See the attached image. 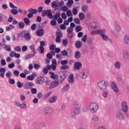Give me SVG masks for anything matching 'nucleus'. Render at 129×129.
I'll list each match as a JSON object with an SVG mask.
<instances>
[{
  "label": "nucleus",
  "mask_w": 129,
  "mask_h": 129,
  "mask_svg": "<svg viewBox=\"0 0 129 129\" xmlns=\"http://www.w3.org/2000/svg\"><path fill=\"white\" fill-rule=\"evenodd\" d=\"M73 104L76 106V107L71 112V115L73 118H75L76 114H79L81 112V104L76 100L74 101Z\"/></svg>",
  "instance_id": "nucleus-1"
},
{
  "label": "nucleus",
  "mask_w": 129,
  "mask_h": 129,
  "mask_svg": "<svg viewBox=\"0 0 129 129\" xmlns=\"http://www.w3.org/2000/svg\"><path fill=\"white\" fill-rule=\"evenodd\" d=\"M88 108L91 113H96L98 111L99 107L97 103L92 102L88 105Z\"/></svg>",
  "instance_id": "nucleus-2"
},
{
  "label": "nucleus",
  "mask_w": 129,
  "mask_h": 129,
  "mask_svg": "<svg viewBox=\"0 0 129 129\" xmlns=\"http://www.w3.org/2000/svg\"><path fill=\"white\" fill-rule=\"evenodd\" d=\"M17 36L19 38H24V40L26 41H30L32 38V36H31V34H30V32H29L28 30L23 31L20 33H18Z\"/></svg>",
  "instance_id": "nucleus-3"
},
{
  "label": "nucleus",
  "mask_w": 129,
  "mask_h": 129,
  "mask_svg": "<svg viewBox=\"0 0 129 129\" xmlns=\"http://www.w3.org/2000/svg\"><path fill=\"white\" fill-rule=\"evenodd\" d=\"M78 76L81 79H86L89 76V71L87 69H84L82 71H79Z\"/></svg>",
  "instance_id": "nucleus-4"
},
{
  "label": "nucleus",
  "mask_w": 129,
  "mask_h": 129,
  "mask_svg": "<svg viewBox=\"0 0 129 129\" xmlns=\"http://www.w3.org/2000/svg\"><path fill=\"white\" fill-rule=\"evenodd\" d=\"M97 85L100 90H105L108 86V83L104 80H102L97 83Z\"/></svg>",
  "instance_id": "nucleus-5"
},
{
  "label": "nucleus",
  "mask_w": 129,
  "mask_h": 129,
  "mask_svg": "<svg viewBox=\"0 0 129 129\" xmlns=\"http://www.w3.org/2000/svg\"><path fill=\"white\" fill-rule=\"evenodd\" d=\"M124 113L121 110H118L116 112L115 117L118 120H122V119H124Z\"/></svg>",
  "instance_id": "nucleus-6"
},
{
  "label": "nucleus",
  "mask_w": 129,
  "mask_h": 129,
  "mask_svg": "<svg viewBox=\"0 0 129 129\" xmlns=\"http://www.w3.org/2000/svg\"><path fill=\"white\" fill-rule=\"evenodd\" d=\"M121 109L124 113H127L128 112V106H127V103L126 102L123 101L121 103Z\"/></svg>",
  "instance_id": "nucleus-7"
},
{
  "label": "nucleus",
  "mask_w": 129,
  "mask_h": 129,
  "mask_svg": "<svg viewBox=\"0 0 129 129\" xmlns=\"http://www.w3.org/2000/svg\"><path fill=\"white\" fill-rule=\"evenodd\" d=\"M60 84V81L58 80H56L53 81L49 86V90L53 89L54 87L58 86Z\"/></svg>",
  "instance_id": "nucleus-8"
},
{
  "label": "nucleus",
  "mask_w": 129,
  "mask_h": 129,
  "mask_svg": "<svg viewBox=\"0 0 129 129\" xmlns=\"http://www.w3.org/2000/svg\"><path fill=\"white\" fill-rule=\"evenodd\" d=\"M110 85L114 92H115V93H118L119 91L118 90V87H117V85H116V83H115L114 82H111Z\"/></svg>",
  "instance_id": "nucleus-9"
},
{
  "label": "nucleus",
  "mask_w": 129,
  "mask_h": 129,
  "mask_svg": "<svg viewBox=\"0 0 129 129\" xmlns=\"http://www.w3.org/2000/svg\"><path fill=\"white\" fill-rule=\"evenodd\" d=\"M43 112L46 115H48V114H50L53 112V109L50 107H47L43 108Z\"/></svg>",
  "instance_id": "nucleus-10"
},
{
  "label": "nucleus",
  "mask_w": 129,
  "mask_h": 129,
  "mask_svg": "<svg viewBox=\"0 0 129 129\" xmlns=\"http://www.w3.org/2000/svg\"><path fill=\"white\" fill-rule=\"evenodd\" d=\"M45 82V78L43 77H38L35 81V83L39 84V85H42Z\"/></svg>",
  "instance_id": "nucleus-11"
},
{
  "label": "nucleus",
  "mask_w": 129,
  "mask_h": 129,
  "mask_svg": "<svg viewBox=\"0 0 129 129\" xmlns=\"http://www.w3.org/2000/svg\"><path fill=\"white\" fill-rule=\"evenodd\" d=\"M32 86H34V83H33V82H27L24 84L23 86V88L24 89H30V88H32Z\"/></svg>",
  "instance_id": "nucleus-12"
},
{
  "label": "nucleus",
  "mask_w": 129,
  "mask_h": 129,
  "mask_svg": "<svg viewBox=\"0 0 129 129\" xmlns=\"http://www.w3.org/2000/svg\"><path fill=\"white\" fill-rule=\"evenodd\" d=\"M15 104L16 105V106L19 107V108H21L22 109L27 108V105H26L25 103L21 104V103L19 102L16 101L15 102Z\"/></svg>",
  "instance_id": "nucleus-13"
},
{
  "label": "nucleus",
  "mask_w": 129,
  "mask_h": 129,
  "mask_svg": "<svg viewBox=\"0 0 129 129\" xmlns=\"http://www.w3.org/2000/svg\"><path fill=\"white\" fill-rule=\"evenodd\" d=\"M68 32V37L70 38V39H72L73 38V29L71 28H68L67 29Z\"/></svg>",
  "instance_id": "nucleus-14"
},
{
  "label": "nucleus",
  "mask_w": 129,
  "mask_h": 129,
  "mask_svg": "<svg viewBox=\"0 0 129 129\" xmlns=\"http://www.w3.org/2000/svg\"><path fill=\"white\" fill-rule=\"evenodd\" d=\"M82 67V64L79 61H76L74 64V68L75 70H79Z\"/></svg>",
  "instance_id": "nucleus-15"
},
{
  "label": "nucleus",
  "mask_w": 129,
  "mask_h": 129,
  "mask_svg": "<svg viewBox=\"0 0 129 129\" xmlns=\"http://www.w3.org/2000/svg\"><path fill=\"white\" fill-rule=\"evenodd\" d=\"M122 55L125 60H129V52L126 50L122 51Z\"/></svg>",
  "instance_id": "nucleus-16"
},
{
  "label": "nucleus",
  "mask_w": 129,
  "mask_h": 129,
  "mask_svg": "<svg viewBox=\"0 0 129 129\" xmlns=\"http://www.w3.org/2000/svg\"><path fill=\"white\" fill-rule=\"evenodd\" d=\"M37 76V74L36 73H33L32 75H29L27 77V79L30 81H33L35 79V77Z\"/></svg>",
  "instance_id": "nucleus-17"
},
{
  "label": "nucleus",
  "mask_w": 129,
  "mask_h": 129,
  "mask_svg": "<svg viewBox=\"0 0 129 129\" xmlns=\"http://www.w3.org/2000/svg\"><path fill=\"white\" fill-rule=\"evenodd\" d=\"M44 29L42 28H39L36 31V35L38 36V37H41L44 35Z\"/></svg>",
  "instance_id": "nucleus-18"
},
{
  "label": "nucleus",
  "mask_w": 129,
  "mask_h": 129,
  "mask_svg": "<svg viewBox=\"0 0 129 129\" xmlns=\"http://www.w3.org/2000/svg\"><path fill=\"white\" fill-rule=\"evenodd\" d=\"M6 68H0V76L2 78H5V74H6Z\"/></svg>",
  "instance_id": "nucleus-19"
},
{
  "label": "nucleus",
  "mask_w": 129,
  "mask_h": 129,
  "mask_svg": "<svg viewBox=\"0 0 129 129\" xmlns=\"http://www.w3.org/2000/svg\"><path fill=\"white\" fill-rule=\"evenodd\" d=\"M60 82H63L64 79L66 78V72H61L60 73Z\"/></svg>",
  "instance_id": "nucleus-20"
},
{
  "label": "nucleus",
  "mask_w": 129,
  "mask_h": 129,
  "mask_svg": "<svg viewBox=\"0 0 129 129\" xmlns=\"http://www.w3.org/2000/svg\"><path fill=\"white\" fill-rule=\"evenodd\" d=\"M68 81L71 84L74 83V75H73V74H70L68 78Z\"/></svg>",
  "instance_id": "nucleus-21"
},
{
  "label": "nucleus",
  "mask_w": 129,
  "mask_h": 129,
  "mask_svg": "<svg viewBox=\"0 0 129 129\" xmlns=\"http://www.w3.org/2000/svg\"><path fill=\"white\" fill-rule=\"evenodd\" d=\"M61 17V13L60 12H56V14L52 16L53 20H58Z\"/></svg>",
  "instance_id": "nucleus-22"
},
{
  "label": "nucleus",
  "mask_w": 129,
  "mask_h": 129,
  "mask_svg": "<svg viewBox=\"0 0 129 129\" xmlns=\"http://www.w3.org/2000/svg\"><path fill=\"white\" fill-rule=\"evenodd\" d=\"M35 47H36V45L35 44H31L29 46L30 50H31V52H32V53H33V54H36V53H37V51L35 49Z\"/></svg>",
  "instance_id": "nucleus-23"
},
{
  "label": "nucleus",
  "mask_w": 129,
  "mask_h": 129,
  "mask_svg": "<svg viewBox=\"0 0 129 129\" xmlns=\"http://www.w3.org/2000/svg\"><path fill=\"white\" fill-rule=\"evenodd\" d=\"M75 46L77 49H80L82 47V42L78 40L75 43Z\"/></svg>",
  "instance_id": "nucleus-24"
},
{
  "label": "nucleus",
  "mask_w": 129,
  "mask_h": 129,
  "mask_svg": "<svg viewBox=\"0 0 129 129\" xmlns=\"http://www.w3.org/2000/svg\"><path fill=\"white\" fill-rule=\"evenodd\" d=\"M49 74L50 75V78H51V79H57V78H58V76L55 74L54 72H49Z\"/></svg>",
  "instance_id": "nucleus-25"
},
{
  "label": "nucleus",
  "mask_w": 129,
  "mask_h": 129,
  "mask_svg": "<svg viewBox=\"0 0 129 129\" xmlns=\"http://www.w3.org/2000/svg\"><path fill=\"white\" fill-rule=\"evenodd\" d=\"M123 42L126 45H129V35H126L124 36Z\"/></svg>",
  "instance_id": "nucleus-26"
},
{
  "label": "nucleus",
  "mask_w": 129,
  "mask_h": 129,
  "mask_svg": "<svg viewBox=\"0 0 129 129\" xmlns=\"http://www.w3.org/2000/svg\"><path fill=\"white\" fill-rule=\"evenodd\" d=\"M105 33H106L105 29L98 30V34L100 35L101 37H102V35H105Z\"/></svg>",
  "instance_id": "nucleus-27"
},
{
  "label": "nucleus",
  "mask_w": 129,
  "mask_h": 129,
  "mask_svg": "<svg viewBox=\"0 0 129 129\" xmlns=\"http://www.w3.org/2000/svg\"><path fill=\"white\" fill-rule=\"evenodd\" d=\"M114 67L117 70H119L120 69V62L116 61L114 64Z\"/></svg>",
  "instance_id": "nucleus-28"
},
{
  "label": "nucleus",
  "mask_w": 129,
  "mask_h": 129,
  "mask_svg": "<svg viewBox=\"0 0 129 129\" xmlns=\"http://www.w3.org/2000/svg\"><path fill=\"white\" fill-rule=\"evenodd\" d=\"M46 16L48 17L49 19H52L53 18V15L52 14V11L50 10H47V12L46 13Z\"/></svg>",
  "instance_id": "nucleus-29"
},
{
  "label": "nucleus",
  "mask_w": 129,
  "mask_h": 129,
  "mask_svg": "<svg viewBox=\"0 0 129 129\" xmlns=\"http://www.w3.org/2000/svg\"><path fill=\"white\" fill-rule=\"evenodd\" d=\"M81 10L84 13H86V12H88V6L87 5H83L81 8Z\"/></svg>",
  "instance_id": "nucleus-30"
},
{
  "label": "nucleus",
  "mask_w": 129,
  "mask_h": 129,
  "mask_svg": "<svg viewBox=\"0 0 129 129\" xmlns=\"http://www.w3.org/2000/svg\"><path fill=\"white\" fill-rule=\"evenodd\" d=\"M14 28H15V27L13 26V25L10 24L9 26L6 27V31L7 32H9L10 31H11V30H13Z\"/></svg>",
  "instance_id": "nucleus-31"
},
{
  "label": "nucleus",
  "mask_w": 129,
  "mask_h": 129,
  "mask_svg": "<svg viewBox=\"0 0 129 129\" xmlns=\"http://www.w3.org/2000/svg\"><path fill=\"white\" fill-rule=\"evenodd\" d=\"M28 12L34 15H36V14L38 13V10L36 9H30Z\"/></svg>",
  "instance_id": "nucleus-32"
},
{
  "label": "nucleus",
  "mask_w": 129,
  "mask_h": 129,
  "mask_svg": "<svg viewBox=\"0 0 129 129\" xmlns=\"http://www.w3.org/2000/svg\"><path fill=\"white\" fill-rule=\"evenodd\" d=\"M73 4H74L73 0H68V2L67 3V6L68 8H71Z\"/></svg>",
  "instance_id": "nucleus-33"
},
{
  "label": "nucleus",
  "mask_w": 129,
  "mask_h": 129,
  "mask_svg": "<svg viewBox=\"0 0 129 129\" xmlns=\"http://www.w3.org/2000/svg\"><path fill=\"white\" fill-rule=\"evenodd\" d=\"M58 5H59V3L56 1H54L52 3L51 7L53 9H57V8H58Z\"/></svg>",
  "instance_id": "nucleus-34"
},
{
  "label": "nucleus",
  "mask_w": 129,
  "mask_h": 129,
  "mask_svg": "<svg viewBox=\"0 0 129 129\" xmlns=\"http://www.w3.org/2000/svg\"><path fill=\"white\" fill-rule=\"evenodd\" d=\"M56 100H57V97L56 96L51 97L48 99L49 102H52V103L55 102Z\"/></svg>",
  "instance_id": "nucleus-35"
},
{
  "label": "nucleus",
  "mask_w": 129,
  "mask_h": 129,
  "mask_svg": "<svg viewBox=\"0 0 129 129\" xmlns=\"http://www.w3.org/2000/svg\"><path fill=\"white\" fill-rule=\"evenodd\" d=\"M35 55V53L26 55L25 56V58L26 59V60H28V59H30L31 58H33V57H34Z\"/></svg>",
  "instance_id": "nucleus-36"
},
{
  "label": "nucleus",
  "mask_w": 129,
  "mask_h": 129,
  "mask_svg": "<svg viewBox=\"0 0 129 129\" xmlns=\"http://www.w3.org/2000/svg\"><path fill=\"white\" fill-rule=\"evenodd\" d=\"M79 19L81 21H82L85 19V16L84 15V13H80L79 14Z\"/></svg>",
  "instance_id": "nucleus-37"
},
{
  "label": "nucleus",
  "mask_w": 129,
  "mask_h": 129,
  "mask_svg": "<svg viewBox=\"0 0 129 129\" xmlns=\"http://www.w3.org/2000/svg\"><path fill=\"white\" fill-rule=\"evenodd\" d=\"M11 13L12 15H14L16 16V15H18V10H17V9H12L11 11Z\"/></svg>",
  "instance_id": "nucleus-38"
},
{
  "label": "nucleus",
  "mask_w": 129,
  "mask_h": 129,
  "mask_svg": "<svg viewBox=\"0 0 129 129\" xmlns=\"http://www.w3.org/2000/svg\"><path fill=\"white\" fill-rule=\"evenodd\" d=\"M115 29L117 32H119L121 30V27L117 24H116L115 25Z\"/></svg>",
  "instance_id": "nucleus-39"
},
{
  "label": "nucleus",
  "mask_w": 129,
  "mask_h": 129,
  "mask_svg": "<svg viewBox=\"0 0 129 129\" xmlns=\"http://www.w3.org/2000/svg\"><path fill=\"white\" fill-rule=\"evenodd\" d=\"M125 14L127 18H129V6L126 7L125 8Z\"/></svg>",
  "instance_id": "nucleus-40"
},
{
  "label": "nucleus",
  "mask_w": 129,
  "mask_h": 129,
  "mask_svg": "<svg viewBox=\"0 0 129 129\" xmlns=\"http://www.w3.org/2000/svg\"><path fill=\"white\" fill-rule=\"evenodd\" d=\"M24 22L25 24V25H28V26H30V20L28 18H24Z\"/></svg>",
  "instance_id": "nucleus-41"
},
{
  "label": "nucleus",
  "mask_w": 129,
  "mask_h": 129,
  "mask_svg": "<svg viewBox=\"0 0 129 129\" xmlns=\"http://www.w3.org/2000/svg\"><path fill=\"white\" fill-rule=\"evenodd\" d=\"M92 120L93 121H98V120H99V117L96 115L93 116L92 117Z\"/></svg>",
  "instance_id": "nucleus-42"
},
{
  "label": "nucleus",
  "mask_w": 129,
  "mask_h": 129,
  "mask_svg": "<svg viewBox=\"0 0 129 129\" xmlns=\"http://www.w3.org/2000/svg\"><path fill=\"white\" fill-rule=\"evenodd\" d=\"M17 87H18V88H22V87H24V83H21V82L18 81L17 83Z\"/></svg>",
  "instance_id": "nucleus-43"
},
{
  "label": "nucleus",
  "mask_w": 129,
  "mask_h": 129,
  "mask_svg": "<svg viewBox=\"0 0 129 129\" xmlns=\"http://www.w3.org/2000/svg\"><path fill=\"white\" fill-rule=\"evenodd\" d=\"M12 72L11 71H8L6 74V76L7 78H9V79L12 77Z\"/></svg>",
  "instance_id": "nucleus-44"
},
{
  "label": "nucleus",
  "mask_w": 129,
  "mask_h": 129,
  "mask_svg": "<svg viewBox=\"0 0 129 129\" xmlns=\"http://www.w3.org/2000/svg\"><path fill=\"white\" fill-rule=\"evenodd\" d=\"M101 37L102 39L104 40V41H108L109 39V38L106 34H104V35H102Z\"/></svg>",
  "instance_id": "nucleus-45"
},
{
  "label": "nucleus",
  "mask_w": 129,
  "mask_h": 129,
  "mask_svg": "<svg viewBox=\"0 0 129 129\" xmlns=\"http://www.w3.org/2000/svg\"><path fill=\"white\" fill-rule=\"evenodd\" d=\"M60 55H61V56H68V53L67 52V51L66 50H63L60 52Z\"/></svg>",
  "instance_id": "nucleus-46"
},
{
  "label": "nucleus",
  "mask_w": 129,
  "mask_h": 129,
  "mask_svg": "<svg viewBox=\"0 0 129 129\" xmlns=\"http://www.w3.org/2000/svg\"><path fill=\"white\" fill-rule=\"evenodd\" d=\"M82 30V27L81 26H77L75 28V31L76 33H78V32H80V31Z\"/></svg>",
  "instance_id": "nucleus-47"
},
{
  "label": "nucleus",
  "mask_w": 129,
  "mask_h": 129,
  "mask_svg": "<svg viewBox=\"0 0 129 129\" xmlns=\"http://www.w3.org/2000/svg\"><path fill=\"white\" fill-rule=\"evenodd\" d=\"M81 55V53L79 51H76L75 52V58L77 59H79V58H80V56Z\"/></svg>",
  "instance_id": "nucleus-48"
},
{
  "label": "nucleus",
  "mask_w": 129,
  "mask_h": 129,
  "mask_svg": "<svg viewBox=\"0 0 129 129\" xmlns=\"http://www.w3.org/2000/svg\"><path fill=\"white\" fill-rule=\"evenodd\" d=\"M9 6H10V8H11V9H18V7L15 6L14 4H13V3H12L11 2H9Z\"/></svg>",
  "instance_id": "nucleus-49"
},
{
  "label": "nucleus",
  "mask_w": 129,
  "mask_h": 129,
  "mask_svg": "<svg viewBox=\"0 0 129 129\" xmlns=\"http://www.w3.org/2000/svg\"><path fill=\"white\" fill-rule=\"evenodd\" d=\"M62 45L64 46V47H66L67 45H68V40L67 39H63Z\"/></svg>",
  "instance_id": "nucleus-50"
},
{
  "label": "nucleus",
  "mask_w": 129,
  "mask_h": 129,
  "mask_svg": "<svg viewBox=\"0 0 129 129\" xmlns=\"http://www.w3.org/2000/svg\"><path fill=\"white\" fill-rule=\"evenodd\" d=\"M60 69L61 70H67V69H69V66L68 65H64L60 67Z\"/></svg>",
  "instance_id": "nucleus-51"
},
{
  "label": "nucleus",
  "mask_w": 129,
  "mask_h": 129,
  "mask_svg": "<svg viewBox=\"0 0 129 129\" xmlns=\"http://www.w3.org/2000/svg\"><path fill=\"white\" fill-rule=\"evenodd\" d=\"M5 50L6 51H8V52H11L12 51V48L11 46L5 45Z\"/></svg>",
  "instance_id": "nucleus-52"
},
{
  "label": "nucleus",
  "mask_w": 129,
  "mask_h": 129,
  "mask_svg": "<svg viewBox=\"0 0 129 129\" xmlns=\"http://www.w3.org/2000/svg\"><path fill=\"white\" fill-rule=\"evenodd\" d=\"M72 12L74 16H76L78 14V11H77V9L76 8L73 9Z\"/></svg>",
  "instance_id": "nucleus-53"
},
{
  "label": "nucleus",
  "mask_w": 129,
  "mask_h": 129,
  "mask_svg": "<svg viewBox=\"0 0 129 129\" xmlns=\"http://www.w3.org/2000/svg\"><path fill=\"white\" fill-rule=\"evenodd\" d=\"M19 26L20 29H24L25 27V23H24V22H19Z\"/></svg>",
  "instance_id": "nucleus-54"
},
{
  "label": "nucleus",
  "mask_w": 129,
  "mask_h": 129,
  "mask_svg": "<svg viewBox=\"0 0 129 129\" xmlns=\"http://www.w3.org/2000/svg\"><path fill=\"white\" fill-rule=\"evenodd\" d=\"M30 90L32 94H36L37 93V89L36 88H31Z\"/></svg>",
  "instance_id": "nucleus-55"
},
{
  "label": "nucleus",
  "mask_w": 129,
  "mask_h": 129,
  "mask_svg": "<svg viewBox=\"0 0 129 129\" xmlns=\"http://www.w3.org/2000/svg\"><path fill=\"white\" fill-rule=\"evenodd\" d=\"M74 22L75 23V24H77L78 25L80 24V20L77 18L74 19Z\"/></svg>",
  "instance_id": "nucleus-56"
},
{
  "label": "nucleus",
  "mask_w": 129,
  "mask_h": 129,
  "mask_svg": "<svg viewBox=\"0 0 129 129\" xmlns=\"http://www.w3.org/2000/svg\"><path fill=\"white\" fill-rule=\"evenodd\" d=\"M36 28H37V24L34 23L31 26V29L32 31H35L36 30Z\"/></svg>",
  "instance_id": "nucleus-57"
},
{
  "label": "nucleus",
  "mask_w": 129,
  "mask_h": 129,
  "mask_svg": "<svg viewBox=\"0 0 129 129\" xmlns=\"http://www.w3.org/2000/svg\"><path fill=\"white\" fill-rule=\"evenodd\" d=\"M8 82H9V83H10V84H12V85H14L15 83V80L13 79H9L8 80Z\"/></svg>",
  "instance_id": "nucleus-58"
},
{
  "label": "nucleus",
  "mask_w": 129,
  "mask_h": 129,
  "mask_svg": "<svg viewBox=\"0 0 129 129\" xmlns=\"http://www.w3.org/2000/svg\"><path fill=\"white\" fill-rule=\"evenodd\" d=\"M47 11L45 10H43L42 12H41L42 17H45L46 16H47Z\"/></svg>",
  "instance_id": "nucleus-59"
},
{
  "label": "nucleus",
  "mask_w": 129,
  "mask_h": 129,
  "mask_svg": "<svg viewBox=\"0 0 129 129\" xmlns=\"http://www.w3.org/2000/svg\"><path fill=\"white\" fill-rule=\"evenodd\" d=\"M15 67V63L14 62H12L11 63L8 64V68L9 69H13Z\"/></svg>",
  "instance_id": "nucleus-60"
},
{
  "label": "nucleus",
  "mask_w": 129,
  "mask_h": 129,
  "mask_svg": "<svg viewBox=\"0 0 129 129\" xmlns=\"http://www.w3.org/2000/svg\"><path fill=\"white\" fill-rule=\"evenodd\" d=\"M55 49H56V46L55 45H51L49 46V50H50V51H54Z\"/></svg>",
  "instance_id": "nucleus-61"
},
{
  "label": "nucleus",
  "mask_w": 129,
  "mask_h": 129,
  "mask_svg": "<svg viewBox=\"0 0 129 129\" xmlns=\"http://www.w3.org/2000/svg\"><path fill=\"white\" fill-rule=\"evenodd\" d=\"M67 16L68 17H72V12H71V10H68L67 11Z\"/></svg>",
  "instance_id": "nucleus-62"
},
{
  "label": "nucleus",
  "mask_w": 129,
  "mask_h": 129,
  "mask_svg": "<svg viewBox=\"0 0 129 129\" xmlns=\"http://www.w3.org/2000/svg\"><path fill=\"white\" fill-rule=\"evenodd\" d=\"M60 64L63 66L67 65V64H68V61L67 60H62L60 62Z\"/></svg>",
  "instance_id": "nucleus-63"
},
{
  "label": "nucleus",
  "mask_w": 129,
  "mask_h": 129,
  "mask_svg": "<svg viewBox=\"0 0 129 129\" xmlns=\"http://www.w3.org/2000/svg\"><path fill=\"white\" fill-rule=\"evenodd\" d=\"M14 50L16 51L17 52H21V47L20 46H16L14 47Z\"/></svg>",
  "instance_id": "nucleus-64"
}]
</instances>
